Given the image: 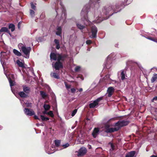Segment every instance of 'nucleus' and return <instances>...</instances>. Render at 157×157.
I'll return each mask as SVG.
<instances>
[{
	"mask_svg": "<svg viewBox=\"0 0 157 157\" xmlns=\"http://www.w3.org/2000/svg\"><path fill=\"white\" fill-rule=\"evenodd\" d=\"M83 19V20L86 21L88 22L89 21L87 18V16H86L85 15L84 16Z\"/></svg>",
	"mask_w": 157,
	"mask_h": 157,
	"instance_id": "41",
	"label": "nucleus"
},
{
	"mask_svg": "<svg viewBox=\"0 0 157 157\" xmlns=\"http://www.w3.org/2000/svg\"><path fill=\"white\" fill-rule=\"evenodd\" d=\"M13 52L15 55L18 56H21V53L16 49H14Z\"/></svg>",
	"mask_w": 157,
	"mask_h": 157,
	"instance_id": "23",
	"label": "nucleus"
},
{
	"mask_svg": "<svg viewBox=\"0 0 157 157\" xmlns=\"http://www.w3.org/2000/svg\"><path fill=\"white\" fill-rule=\"evenodd\" d=\"M30 104L28 103V104L27 105V107H29V106H30Z\"/></svg>",
	"mask_w": 157,
	"mask_h": 157,
	"instance_id": "59",
	"label": "nucleus"
},
{
	"mask_svg": "<svg viewBox=\"0 0 157 157\" xmlns=\"http://www.w3.org/2000/svg\"><path fill=\"white\" fill-rule=\"evenodd\" d=\"M30 4L31 8L33 10H35L36 9V6L33 4V2L31 3Z\"/></svg>",
	"mask_w": 157,
	"mask_h": 157,
	"instance_id": "33",
	"label": "nucleus"
},
{
	"mask_svg": "<svg viewBox=\"0 0 157 157\" xmlns=\"http://www.w3.org/2000/svg\"><path fill=\"white\" fill-rule=\"evenodd\" d=\"M147 39L157 43L156 40L151 37H148L147 38Z\"/></svg>",
	"mask_w": 157,
	"mask_h": 157,
	"instance_id": "36",
	"label": "nucleus"
},
{
	"mask_svg": "<svg viewBox=\"0 0 157 157\" xmlns=\"http://www.w3.org/2000/svg\"><path fill=\"white\" fill-rule=\"evenodd\" d=\"M135 154V151H131L126 153L125 157H134Z\"/></svg>",
	"mask_w": 157,
	"mask_h": 157,
	"instance_id": "13",
	"label": "nucleus"
},
{
	"mask_svg": "<svg viewBox=\"0 0 157 157\" xmlns=\"http://www.w3.org/2000/svg\"><path fill=\"white\" fill-rule=\"evenodd\" d=\"M16 63L19 67L22 68H25L24 63L21 62L19 60H17Z\"/></svg>",
	"mask_w": 157,
	"mask_h": 157,
	"instance_id": "20",
	"label": "nucleus"
},
{
	"mask_svg": "<svg viewBox=\"0 0 157 157\" xmlns=\"http://www.w3.org/2000/svg\"><path fill=\"white\" fill-rule=\"evenodd\" d=\"M115 91L114 88L112 86L109 87L107 90V93L108 94L107 96L108 97H111Z\"/></svg>",
	"mask_w": 157,
	"mask_h": 157,
	"instance_id": "8",
	"label": "nucleus"
},
{
	"mask_svg": "<svg viewBox=\"0 0 157 157\" xmlns=\"http://www.w3.org/2000/svg\"><path fill=\"white\" fill-rule=\"evenodd\" d=\"M98 105V103L94 101L93 102L89 104V106L90 108H94Z\"/></svg>",
	"mask_w": 157,
	"mask_h": 157,
	"instance_id": "17",
	"label": "nucleus"
},
{
	"mask_svg": "<svg viewBox=\"0 0 157 157\" xmlns=\"http://www.w3.org/2000/svg\"><path fill=\"white\" fill-rule=\"evenodd\" d=\"M49 118L47 117H45V121H47L49 120Z\"/></svg>",
	"mask_w": 157,
	"mask_h": 157,
	"instance_id": "52",
	"label": "nucleus"
},
{
	"mask_svg": "<svg viewBox=\"0 0 157 157\" xmlns=\"http://www.w3.org/2000/svg\"><path fill=\"white\" fill-rule=\"evenodd\" d=\"M47 114L49 115L52 117H53L54 115L53 113V112L52 111H50L48 112L47 113Z\"/></svg>",
	"mask_w": 157,
	"mask_h": 157,
	"instance_id": "30",
	"label": "nucleus"
},
{
	"mask_svg": "<svg viewBox=\"0 0 157 157\" xmlns=\"http://www.w3.org/2000/svg\"><path fill=\"white\" fill-rule=\"evenodd\" d=\"M80 67L79 66H76L75 69V70L76 72H78L80 70Z\"/></svg>",
	"mask_w": 157,
	"mask_h": 157,
	"instance_id": "38",
	"label": "nucleus"
},
{
	"mask_svg": "<svg viewBox=\"0 0 157 157\" xmlns=\"http://www.w3.org/2000/svg\"><path fill=\"white\" fill-rule=\"evenodd\" d=\"M30 13L31 15L33 17L35 15V12L34 11L32 10H30Z\"/></svg>",
	"mask_w": 157,
	"mask_h": 157,
	"instance_id": "32",
	"label": "nucleus"
},
{
	"mask_svg": "<svg viewBox=\"0 0 157 157\" xmlns=\"http://www.w3.org/2000/svg\"><path fill=\"white\" fill-rule=\"evenodd\" d=\"M127 64L128 66H131L132 68L133 67H134L136 64H137V63H134L132 61H128L127 63Z\"/></svg>",
	"mask_w": 157,
	"mask_h": 157,
	"instance_id": "18",
	"label": "nucleus"
},
{
	"mask_svg": "<svg viewBox=\"0 0 157 157\" xmlns=\"http://www.w3.org/2000/svg\"><path fill=\"white\" fill-rule=\"evenodd\" d=\"M64 84L66 86V87L67 89H69L70 88L71 86V85L67 84L66 82H64Z\"/></svg>",
	"mask_w": 157,
	"mask_h": 157,
	"instance_id": "39",
	"label": "nucleus"
},
{
	"mask_svg": "<svg viewBox=\"0 0 157 157\" xmlns=\"http://www.w3.org/2000/svg\"><path fill=\"white\" fill-rule=\"evenodd\" d=\"M71 91L72 93H75L76 91V90L75 88H73L71 89Z\"/></svg>",
	"mask_w": 157,
	"mask_h": 157,
	"instance_id": "45",
	"label": "nucleus"
},
{
	"mask_svg": "<svg viewBox=\"0 0 157 157\" xmlns=\"http://www.w3.org/2000/svg\"><path fill=\"white\" fill-rule=\"evenodd\" d=\"M139 67V68H140V69L142 71V69H143V68L142 67H140L139 65L138 64V67Z\"/></svg>",
	"mask_w": 157,
	"mask_h": 157,
	"instance_id": "56",
	"label": "nucleus"
},
{
	"mask_svg": "<svg viewBox=\"0 0 157 157\" xmlns=\"http://www.w3.org/2000/svg\"><path fill=\"white\" fill-rule=\"evenodd\" d=\"M129 123V121H119L115 124V126L119 128V129L122 127L126 126Z\"/></svg>",
	"mask_w": 157,
	"mask_h": 157,
	"instance_id": "4",
	"label": "nucleus"
},
{
	"mask_svg": "<svg viewBox=\"0 0 157 157\" xmlns=\"http://www.w3.org/2000/svg\"><path fill=\"white\" fill-rule=\"evenodd\" d=\"M50 106L48 104H44V108L45 111L49 110L50 108Z\"/></svg>",
	"mask_w": 157,
	"mask_h": 157,
	"instance_id": "27",
	"label": "nucleus"
},
{
	"mask_svg": "<svg viewBox=\"0 0 157 157\" xmlns=\"http://www.w3.org/2000/svg\"><path fill=\"white\" fill-rule=\"evenodd\" d=\"M86 43L87 44L89 45L92 43V41L90 40H87Z\"/></svg>",
	"mask_w": 157,
	"mask_h": 157,
	"instance_id": "43",
	"label": "nucleus"
},
{
	"mask_svg": "<svg viewBox=\"0 0 157 157\" xmlns=\"http://www.w3.org/2000/svg\"><path fill=\"white\" fill-rule=\"evenodd\" d=\"M109 126L108 125H106L105 126V129L106 130V128H109Z\"/></svg>",
	"mask_w": 157,
	"mask_h": 157,
	"instance_id": "50",
	"label": "nucleus"
},
{
	"mask_svg": "<svg viewBox=\"0 0 157 157\" xmlns=\"http://www.w3.org/2000/svg\"><path fill=\"white\" fill-rule=\"evenodd\" d=\"M6 32L8 33L9 35H11V33H10V31L8 29V31H6Z\"/></svg>",
	"mask_w": 157,
	"mask_h": 157,
	"instance_id": "54",
	"label": "nucleus"
},
{
	"mask_svg": "<svg viewBox=\"0 0 157 157\" xmlns=\"http://www.w3.org/2000/svg\"><path fill=\"white\" fill-rule=\"evenodd\" d=\"M57 31L56 32V35L59 36H61L62 29L60 26L58 27L56 29Z\"/></svg>",
	"mask_w": 157,
	"mask_h": 157,
	"instance_id": "15",
	"label": "nucleus"
},
{
	"mask_svg": "<svg viewBox=\"0 0 157 157\" xmlns=\"http://www.w3.org/2000/svg\"><path fill=\"white\" fill-rule=\"evenodd\" d=\"M25 114L28 116H32L35 114L34 112L32 109L25 108L24 109Z\"/></svg>",
	"mask_w": 157,
	"mask_h": 157,
	"instance_id": "6",
	"label": "nucleus"
},
{
	"mask_svg": "<svg viewBox=\"0 0 157 157\" xmlns=\"http://www.w3.org/2000/svg\"><path fill=\"white\" fill-rule=\"evenodd\" d=\"M18 94L21 98H26L28 96V94H26L24 91L20 92Z\"/></svg>",
	"mask_w": 157,
	"mask_h": 157,
	"instance_id": "16",
	"label": "nucleus"
},
{
	"mask_svg": "<svg viewBox=\"0 0 157 157\" xmlns=\"http://www.w3.org/2000/svg\"><path fill=\"white\" fill-rule=\"evenodd\" d=\"M76 25L77 28L80 30H82L85 28V26L82 25L81 24L76 23Z\"/></svg>",
	"mask_w": 157,
	"mask_h": 157,
	"instance_id": "22",
	"label": "nucleus"
},
{
	"mask_svg": "<svg viewBox=\"0 0 157 157\" xmlns=\"http://www.w3.org/2000/svg\"><path fill=\"white\" fill-rule=\"evenodd\" d=\"M55 144L57 147H59L60 144L61 140H55L54 141Z\"/></svg>",
	"mask_w": 157,
	"mask_h": 157,
	"instance_id": "26",
	"label": "nucleus"
},
{
	"mask_svg": "<svg viewBox=\"0 0 157 157\" xmlns=\"http://www.w3.org/2000/svg\"><path fill=\"white\" fill-rule=\"evenodd\" d=\"M98 30L96 27L95 26H92L91 28V32L92 33V38H96L97 36V33Z\"/></svg>",
	"mask_w": 157,
	"mask_h": 157,
	"instance_id": "7",
	"label": "nucleus"
},
{
	"mask_svg": "<svg viewBox=\"0 0 157 157\" xmlns=\"http://www.w3.org/2000/svg\"><path fill=\"white\" fill-rule=\"evenodd\" d=\"M7 57V56L6 55V52H1L0 60L4 69V65L6 64L4 59H7V58L6 57Z\"/></svg>",
	"mask_w": 157,
	"mask_h": 157,
	"instance_id": "5",
	"label": "nucleus"
},
{
	"mask_svg": "<svg viewBox=\"0 0 157 157\" xmlns=\"http://www.w3.org/2000/svg\"><path fill=\"white\" fill-rule=\"evenodd\" d=\"M103 98V97H100L98 99H97L96 100H95V101H96L98 103V102L101 100H102Z\"/></svg>",
	"mask_w": 157,
	"mask_h": 157,
	"instance_id": "35",
	"label": "nucleus"
},
{
	"mask_svg": "<svg viewBox=\"0 0 157 157\" xmlns=\"http://www.w3.org/2000/svg\"><path fill=\"white\" fill-rule=\"evenodd\" d=\"M77 111V109H75L71 113V116L73 117L75 116V114L76 113Z\"/></svg>",
	"mask_w": 157,
	"mask_h": 157,
	"instance_id": "34",
	"label": "nucleus"
},
{
	"mask_svg": "<svg viewBox=\"0 0 157 157\" xmlns=\"http://www.w3.org/2000/svg\"><path fill=\"white\" fill-rule=\"evenodd\" d=\"M82 88H80L79 89V91L82 92Z\"/></svg>",
	"mask_w": 157,
	"mask_h": 157,
	"instance_id": "57",
	"label": "nucleus"
},
{
	"mask_svg": "<svg viewBox=\"0 0 157 157\" xmlns=\"http://www.w3.org/2000/svg\"><path fill=\"white\" fill-rule=\"evenodd\" d=\"M69 145V144L68 143H66L65 144L63 145H62V147H63V148H66L68 147Z\"/></svg>",
	"mask_w": 157,
	"mask_h": 157,
	"instance_id": "40",
	"label": "nucleus"
},
{
	"mask_svg": "<svg viewBox=\"0 0 157 157\" xmlns=\"http://www.w3.org/2000/svg\"><path fill=\"white\" fill-rule=\"evenodd\" d=\"M156 120H157V117H156Z\"/></svg>",
	"mask_w": 157,
	"mask_h": 157,
	"instance_id": "63",
	"label": "nucleus"
},
{
	"mask_svg": "<svg viewBox=\"0 0 157 157\" xmlns=\"http://www.w3.org/2000/svg\"><path fill=\"white\" fill-rule=\"evenodd\" d=\"M34 117L35 119L40 120V119L36 115H34Z\"/></svg>",
	"mask_w": 157,
	"mask_h": 157,
	"instance_id": "46",
	"label": "nucleus"
},
{
	"mask_svg": "<svg viewBox=\"0 0 157 157\" xmlns=\"http://www.w3.org/2000/svg\"><path fill=\"white\" fill-rule=\"evenodd\" d=\"M46 111L45 110V111H44L43 112V113L44 114H47V113Z\"/></svg>",
	"mask_w": 157,
	"mask_h": 157,
	"instance_id": "55",
	"label": "nucleus"
},
{
	"mask_svg": "<svg viewBox=\"0 0 157 157\" xmlns=\"http://www.w3.org/2000/svg\"><path fill=\"white\" fill-rule=\"evenodd\" d=\"M67 57V55L65 54L57 55V61L55 62L54 65V67L56 70H58L60 68H63L62 62L64 61Z\"/></svg>",
	"mask_w": 157,
	"mask_h": 157,
	"instance_id": "1",
	"label": "nucleus"
},
{
	"mask_svg": "<svg viewBox=\"0 0 157 157\" xmlns=\"http://www.w3.org/2000/svg\"><path fill=\"white\" fill-rule=\"evenodd\" d=\"M18 47L21 49L23 52L26 56V58H29L30 52L31 50L30 47H26L23 44L20 43L18 45Z\"/></svg>",
	"mask_w": 157,
	"mask_h": 157,
	"instance_id": "2",
	"label": "nucleus"
},
{
	"mask_svg": "<svg viewBox=\"0 0 157 157\" xmlns=\"http://www.w3.org/2000/svg\"><path fill=\"white\" fill-rule=\"evenodd\" d=\"M103 11L106 15H108L109 16H112L113 13V9L111 6H107L104 7L103 10Z\"/></svg>",
	"mask_w": 157,
	"mask_h": 157,
	"instance_id": "3",
	"label": "nucleus"
},
{
	"mask_svg": "<svg viewBox=\"0 0 157 157\" xmlns=\"http://www.w3.org/2000/svg\"><path fill=\"white\" fill-rule=\"evenodd\" d=\"M40 95L43 98H45L47 96V95L44 91H40Z\"/></svg>",
	"mask_w": 157,
	"mask_h": 157,
	"instance_id": "24",
	"label": "nucleus"
},
{
	"mask_svg": "<svg viewBox=\"0 0 157 157\" xmlns=\"http://www.w3.org/2000/svg\"><path fill=\"white\" fill-rule=\"evenodd\" d=\"M157 79V74H155L153 75L151 79V83H153Z\"/></svg>",
	"mask_w": 157,
	"mask_h": 157,
	"instance_id": "21",
	"label": "nucleus"
},
{
	"mask_svg": "<svg viewBox=\"0 0 157 157\" xmlns=\"http://www.w3.org/2000/svg\"><path fill=\"white\" fill-rule=\"evenodd\" d=\"M119 129V128H117V127L113 128H106L105 130V132L106 133H112L115 131H117Z\"/></svg>",
	"mask_w": 157,
	"mask_h": 157,
	"instance_id": "10",
	"label": "nucleus"
},
{
	"mask_svg": "<svg viewBox=\"0 0 157 157\" xmlns=\"http://www.w3.org/2000/svg\"><path fill=\"white\" fill-rule=\"evenodd\" d=\"M8 28L6 27H2L0 30V32L2 33L3 32H6V31H8Z\"/></svg>",
	"mask_w": 157,
	"mask_h": 157,
	"instance_id": "28",
	"label": "nucleus"
},
{
	"mask_svg": "<svg viewBox=\"0 0 157 157\" xmlns=\"http://www.w3.org/2000/svg\"><path fill=\"white\" fill-rule=\"evenodd\" d=\"M109 144L110 145L111 148L112 149V151L113 150L115 149V146L114 145L113 143H112L111 142H109Z\"/></svg>",
	"mask_w": 157,
	"mask_h": 157,
	"instance_id": "37",
	"label": "nucleus"
},
{
	"mask_svg": "<svg viewBox=\"0 0 157 157\" xmlns=\"http://www.w3.org/2000/svg\"><path fill=\"white\" fill-rule=\"evenodd\" d=\"M114 120V118H111V119L109 121H110V120Z\"/></svg>",
	"mask_w": 157,
	"mask_h": 157,
	"instance_id": "61",
	"label": "nucleus"
},
{
	"mask_svg": "<svg viewBox=\"0 0 157 157\" xmlns=\"http://www.w3.org/2000/svg\"><path fill=\"white\" fill-rule=\"evenodd\" d=\"M121 79L122 80H124L125 78V75L124 71H122L121 73Z\"/></svg>",
	"mask_w": 157,
	"mask_h": 157,
	"instance_id": "29",
	"label": "nucleus"
},
{
	"mask_svg": "<svg viewBox=\"0 0 157 157\" xmlns=\"http://www.w3.org/2000/svg\"><path fill=\"white\" fill-rule=\"evenodd\" d=\"M9 81L10 86L12 87L14 85V84L13 83V81L11 78H10Z\"/></svg>",
	"mask_w": 157,
	"mask_h": 157,
	"instance_id": "31",
	"label": "nucleus"
},
{
	"mask_svg": "<svg viewBox=\"0 0 157 157\" xmlns=\"http://www.w3.org/2000/svg\"><path fill=\"white\" fill-rule=\"evenodd\" d=\"M87 150L85 147L81 148L78 151V155L82 156L84 155L86 152Z\"/></svg>",
	"mask_w": 157,
	"mask_h": 157,
	"instance_id": "11",
	"label": "nucleus"
},
{
	"mask_svg": "<svg viewBox=\"0 0 157 157\" xmlns=\"http://www.w3.org/2000/svg\"><path fill=\"white\" fill-rule=\"evenodd\" d=\"M156 40L157 41V39Z\"/></svg>",
	"mask_w": 157,
	"mask_h": 157,
	"instance_id": "64",
	"label": "nucleus"
},
{
	"mask_svg": "<svg viewBox=\"0 0 157 157\" xmlns=\"http://www.w3.org/2000/svg\"><path fill=\"white\" fill-rule=\"evenodd\" d=\"M157 100V96L155 97L152 100V101H153L154 100L156 101Z\"/></svg>",
	"mask_w": 157,
	"mask_h": 157,
	"instance_id": "47",
	"label": "nucleus"
},
{
	"mask_svg": "<svg viewBox=\"0 0 157 157\" xmlns=\"http://www.w3.org/2000/svg\"><path fill=\"white\" fill-rule=\"evenodd\" d=\"M55 43L56 44H59V42L58 40L55 39L54 40Z\"/></svg>",
	"mask_w": 157,
	"mask_h": 157,
	"instance_id": "44",
	"label": "nucleus"
},
{
	"mask_svg": "<svg viewBox=\"0 0 157 157\" xmlns=\"http://www.w3.org/2000/svg\"><path fill=\"white\" fill-rule=\"evenodd\" d=\"M100 129L98 128H95L92 133V135L94 138H96L99 133Z\"/></svg>",
	"mask_w": 157,
	"mask_h": 157,
	"instance_id": "9",
	"label": "nucleus"
},
{
	"mask_svg": "<svg viewBox=\"0 0 157 157\" xmlns=\"http://www.w3.org/2000/svg\"><path fill=\"white\" fill-rule=\"evenodd\" d=\"M56 12L57 13V9H56Z\"/></svg>",
	"mask_w": 157,
	"mask_h": 157,
	"instance_id": "62",
	"label": "nucleus"
},
{
	"mask_svg": "<svg viewBox=\"0 0 157 157\" xmlns=\"http://www.w3.org/2000/svg\"><path fill=\"white\" fill-rule=\"evenodd\" d=\"M62 13H64V15L65 17V18H66V13L65 12V11H64V10H63L62 11Z\"/></svg>",
	"mask_w": 157,
	"mask_h": 157,
	"instance_id": "48",
	"label": "nucleus"
},
{
	"mask_svg": "<svg viewBox=\"0 0 157 157\" xmlns=\"http://www.w3.org/2000/svg\"><path fill=\"white\" fill-rule=\"evenodd\" d=\"M40 116L41 119L43 121H45V117L44 116L42 115H41Z\"/></svg>",
	"mask_w": 157,
	"mask_h": 157,
	"instance_id": "42",
	"label": "nucleus"
},
{
	"mask_svg": "<svg viewBox=\"0 0 157 157\" xmlns=\"http://www.w3.org/2000/svg\"><path fill=\"white\" fill-rule=\"evenodd\" d=\"M151 157H157V155L156 156H155V155H151Z\"/></svg>",
	"mask_w": 157,
	"mask_h": 157,
	"instance_id": "58",
	"label": "nucleus"
},
{
	"mask_svg": "<svg viewBox=\"0 0 157 157\" xmlns=\"http://www.w3.org/2000/svg\"><path fill=\"white\" fill-rule=\"evenodd\" d=\"M51 75L52 77L56 79H59L60 78V77L59 76L58 74L55 72L51 73Z\"/></svg>",
	"mask_w": 157,
	"mask_h": 157,
	"instance_id": "19",
	"label": "nucleus"
},
{
	"mask_svg": "<svg viewBox=\"0 0 157 157\" xmlns=\"http://www.w3.org/2000/svg\"><path fill=\"white\" fill-rule=\"evenodd\" d=\"M83 10H84V8L82 10V12H81L82 13V12L83 11Z\"/></svg>",
	"mask_w": 157,
	"mask_h": 157,
	"instance_id": "60",
	"label": "nucleus"
},
{
	"mask_svg": "<svg viewBox=\"0 0 157 157\" xmlns=\"http://www.w3.org/2000/svg\"><path fill=\"white\" fill-rule=\"evenodd\" d=\"M18 28H19L20 27V22H19L18 24Z\"/></svg>",
	"mask_w": 157,
	"mask_h": 157,
	"instance_id": "53",
	"label": "nucleus"
},
{
	"mask_svg": "<svg viewBox=\"0 0 157 157\" xmlns=\"http://www.w3.org/2000/svg\"><path fill=\"white\" fill-rule=\"evenodd\" d=\"M59 53L56 54L54 52H51L50 54V58L51 60H53L55 61L57 60V55Z\"/></svg>",
	"mask_w": 157,
	"mask_h": 157,
	"instance_id": "12",
	"label": "nucleus"
},
{
	"mask_svg": "<svg viewBox=\"0 0 157 157\" xmlns=\"http://www.w3.org/2000/svg\"><path fill=\"white\" fill-rule=\"evenodd\" d=\"M23 90L24 92L27 94H29L30 91V88L26 86H23Z\"/></svg>",
	"mask_w": 157,
	"mask_h": 157,
	"instance_id": "14",
	"label": "nucleus"
},
{
	"mask_svg": "<svg viewBox=\"0 0 157 157\" xmlns=\"http://www.w3.org/2000/svg\"><path fill=\"white\" fill-rule=\"evenodd\" d=\"M56 49H59V48H60V46H59V44H56Z\"/></svg>",
	"mask_w": 157,
	"mask_h": 157,
	"instance_id": "49",
	"label": "nucleus"
},
{
	"mask_svg": "<svg viewBox=\"0 0 157 157\" xmlns=\"http://www.w3.org/2000/svg\"><path fill=\"white\" fill-rule=\"evenodd\" d=\"M44 15L42 13L40 15V17L42 18H43L44 17Z\"/></svg>",
	"mask_w": 157,
	"mask_h": 157,
	"instance_id": "51",
	"label": "nucleus"
},
{
	"mask_svg": "<svg viewBox=\"0 0 157 157\" xmlns=\"http://www.w3.org/2000/svg\"><path fill=\"white\" fill-rule=\"evenodd\" d=\"M9 29H11L12 32H13L15 30V25L12 24H10L9 25Z\"/></svg>",
	"mask_w": 157,
	"mask_h": 157,
	"instance_id": "25",
	"label": "nucleus"
}]
</instances>
